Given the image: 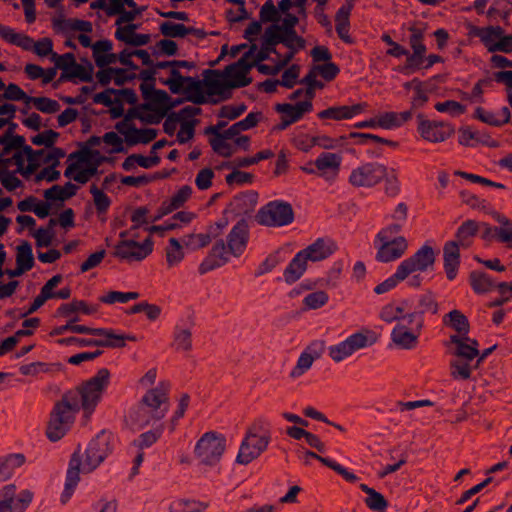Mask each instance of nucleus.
Wrapping results in <instances>:
<instances>
[{"mask_svg":"<svg viewBox=\"0 0 512 512\" xmlns=\"http://www.w3.org/2000/svg\"><path fill=\"white\" fill-rule=\"evenodd\" d=\"M275 109L282 114L281 122L274 127L275 130L280 131L301 119L304 113L310 112L312 110V102L302 101L298 102L296 105L288 103L277 104Z\"/></svg>","mask_w":512,"mask_h":512,"instance_id":"f3484780","label":"nucleus"},{"mask_svg":"<svg viewBox=\"0 0 512 512\" xmlns=\"http://www.w3.org/2000/svg\"><path fill=\"white\" fill-rule=\"evenodd\" d=\"M62 28L69 31H81L90 33L93 30L92 23L86 20L70 18L62 22Z\"/></svg>","mask_w":512,"mask_h":512,"instance_id":"e2e57ef3","label":"nucleus"},{"mask_svg":"<svg viewBox=\"0 0 512 512\" xmlns=\"http://www.w3.org/2000/svg\"><path fill=\"white\" fill-rule=\"evenodd\" d=\"M90 193L93 196V202L96 207L97 213L98 214L106 213L111 204L110 198L102 190H100L95 184L91 185Z\"/></svg>","mask_w":512,"mask_h":512,"instance_id":"8fccbe9b","label":"nucleus"},{"mask_svg":"<svg viewBox=\"0 0 512 512\" xmlns=\"http://www.w3.org/2000/svg\"><path fill=\"white\" fill-rule=\"evenodd\" d=\"M116 129L124 136L126 143L130 146L138 143L147 144L153 141L157 136L155 129H137L131 122L127 121L117 123Z\"/></svg>","mask_w":512,"mask_h":512,"instance_id":"a211bd4d","label":"nucleus"},{"mask_svg":"<svg viewBox=\"0 0 512 512\" xmlns=\"http://www.w3.org/2000/svg\"><path fill=\"white\" fill-rule=\"evenodd\" d=\"M75 393H65L51 412L46 429V435L51 441H58L69 430L75 420V414L80 410Z\"/></svg>","mask_w":512,"mask_h":512,"instance_id":"20e7f679","label":"nucleus"},{"mask_svg":"<svg viewBox=\"0 0 512 512\" xmlns=\"http://www.w3.org/2000/svg\"><path fill=\"white\" fill-rule=\"evenodd\" d=\"M299 74L300 66L297 64H293L287 70L284 71L281 80H279V84L283 87L291 89L297 83Z\"/></svg>","mask_w":512,"mask_h":512,"instance_id":"0e129e2a","label":"nucleus"},{"mask_svg":"<svg viewBox=\"0 0 512 512\" xmlns=\"http://www.w3.org/2000/svg\"><path fill=\"white\" fill-rule=\"evenodd\" d=\"M92 151L89 149H82L71 153L68 156V161L76 160V162H70L64 172L65 177H73L75 172L79 169L81 163H86L90 160Z\"/></svg>","mask_w":512,"mask_h":512,"instance_id":"ea45409f","label":"nucleus"},{"mask_svg":"<svg viewBox=\"0 0 512 512\" xmlns=\"http://www.w3.org/2000/svg\"><path fill=\"white\" fill-rule=\"evenodd\" d=\"M206 508V505L188 500H176L171 506V512H202Z\"/></svg>","mask_w":512,"mask_h":512,"instance_id":"5fc2aeb1","label":"nucleus"},{"mask_svg":"<svg viewBox=\"0 0 512 512\" xmlns=\"http://www.w3.org/2000/svg\"><path fill=\"white\" fill-rule=\"evenodd\" d=\"M365 107V103H358L352 106L330 107L318 113V117L321 119L334 120L351 119L353 116L361 113Z\"/></svg>","mask_w":512,"mask_h":512,"instance_id":"bb28decb","label":"nucleus"},{"mask_svg":"<svg viewBox=\"0 0 512 512\" xmlns=\"http://www.w3.org/2000/svg\"><path fill=\"white\" fill-rule=\"evenodd\" d=\"M3 95V99L11 101H23L28 106V96L17 84L10 83L6 86Z\"/></svg>","mask_w":512,"mask_h":512,"instance_id":"680f3d73","label":"nucleus"},{"mask_svg":"<svg viewBox=\"0 0 512 512\" xmlns=\"http://www.w3.org/2000/svg\"><path fill=\"white\" fill-rule=\"evenodd\" d=\"M269 441L270 437L268 435L260 436L250 429L241 443L239 453L236 458L237 462L243 465L251 463L267 449Z\"/></svg>","mask_w":512,"mask_h":512,"instance_id":"9b49d317","label":"nucleus"},{"mask_svg":"<svg viewBox=\"0 0 512 512\" xmlns=\"http://www.w3.org/2000/svg\"><path fill=\"white\" fill-rule=\"evenodd\" d=\"M139 297L138 292H119L110 291L106 295L100 297V301L105 304H113L115 302L126 303Z\"/></svg>","mask_w":512,"mask_h":512,"instance_id":"3c124183","label":"nucleus"},{"mask_svg":"<svg viewBox=\"0 0 512 512\" xmlns=\"http://www.w3.org/2000/svg\"><path fill=\"white\" fill-rule=\"evenodd\" d=\"M16 250V265L20 266L25 271L31 270L34 266V257L30 243L23 241L17 246Z\"/></svg>","mask_w":512,"mask_h":512,"instance_id":"4c0bfd02","label":"nucleus"},{"mask_svg":"<svg viewBox=\"0 0 512 512\" xmlns=\"http://www.w3.org/2000/svg\"><path fill=\"white\" fill-rule=\"evenodd\" d=\"M148 101V103L142 104V108L150 112L160 113V116H166L168 111L179 103L171 102V98L165 90H155Z\"/></svg>","mask_w":512,"mask_h":512,"instance_id":"b1692460","label":"nucleus"},{"mask_svg":"<svg viewBox=\"0 0 512 512\" xmlns=\"http://www.w3.org/2000/svg\"><path fill=\"white\" fill-rule=\"evenodd\" d=\"M229 254V248H226L224 242L222 240L218 241L213 246L210 256L200 264L199 272L201 274H205L206 272L223 265L228 261Z\"/></svg>","mask_w":512,"mask_h":512,"instance_id":"393cba45","label":"nucleus"},{"mask_svg":"<svg viewBox=\"0 0 512 512\" xmlns=\"http://www.w3.org/2000/svg\"><path fill=\"white\" fill-rule=\"evenodd\" d=\"M108 380L109 371L107 369H100L94 377L83 382L75 390L67 392L77 394L76 401L79 403L80 408L83 409L86 418H89L95 410L108 384Z\"/></svg>","mask_w":512,"mask_h":512,"instance_id":"423d86ee","label":"nucleus"},{"mask_svg":"<svg viewBox=\"0 0 512 512\" xmlns=\"http://www.w3.org/2000/svg\"><path fill=\"white\" fill-rule=\"evenodd\" d=\"M261 119V112H251L243 120L234 123L228 129L224 130L225 136L231 139L239 136L242 131L255 127Z\"/></svg>","mask_w":512,"mask_h":512,"instance_id":"473e14b6","label":"nucleus"},{"mask_svg":"<svg viewBox=\"0 0 512 512\" xmlns=\"http://www.w3.org/2000/svg\"><path fill=\"white\" fill-rule=\"evenodd\" d=\"M471 286L477 293H485L492 289L493 281L482 272L474 271L470 274Z\"/></svg>","mask_w":512,"mask_h":512,"instance_id":"de8ad7c7","label":"nucleus"},{"mask_svg":"<svg viewBox=\"0 0 512 512\" xmlns=\"http://www.w3.org/2000/svg\"><path fill=\"white\" fill-rule=\"evenodd\" d=\"M306 266L307 260L304 257V253L299 252L284 271L286 282L293 283L297 281L305 272Z\"/></svg>","mask_w":512,"mask_h":512,"instance_id":"f704fd0d","label":"nucleus"},{"mask_svg":"<svg viewBox=\"0 0 512 512\" xmlns=\"http://www.w3.org/2000/svg\"><path fill=\"white\" fill-rule=\"evenodd\" d=\"M58 137L59 133L50 129L33 136L31 138V141L34 145H44L46 147H53Z\"/></svg>","mask_w":512,"mask_h":512,"instance_id":"69168bd1","label":"nucleus"},{"mask_svg":"<svg viewBox=\"0 0 512 512\" xmlns=\"http://www.w3.org/2000/svg\"><path fill=\"white\" fill-rule=\"evenodd\" d=\"M184 257L182 246L176 238L169 240V246L166 249V261L169 266L179 263Z\"/></svg>","mask_w":512,"mask_h":512,"instance_id":"603ef678","label":"nucleus"},{"mask_svg":"<svg viewBox=\"0 0 512 512\" xmlns=\"http://www.w3.org/2000/svg\"><path fill=\"white\" fill-rule=\"evenodd\" d=\"M360 489L367 494L364 502L366 506L376 512H385L388 507V501L385 497L375 489L366 484H360Z\"/></svg>","mask_w":512,"mask_h":512,"instance_id":"72a5a7b5","label":"nucleus"},{"mask_svg":"<svg viewBox=\"0 0 512 512\" xmlns=\"http://www.w3.org/2000/svg\"><path fill=\"white\" fill-rule=\"evenodd\" d=\"M392 339L403 349H411L416 344L417 335L406 331L404 327H398L393 330Z\"/></svg>","mask_w":512,"mask_h":512,"instance_id":"a18cd8bd","label":"nucleus"},{"mask_svg":"<svg viewBox=\"0 0 512 512\" xmlns=\"http://www.w3.org/2000/svg\"><path fill=\"white\" fill-rule=\"evenodd\" d=\"M255 218L262 226L282 227L294 221V211L287 202L271 201L259 209Z\"/></svg>","mask_w":512,"mask_h":512,"instance_id":"0eeeda50","label":"nucleus"},{"mask_svg":"<svg viewBox=\"0 0 512 512\" xmlns=\"http://www.w3.org/2000/svg\"><path fill=\"white\" fill-rule=\"evenodd\" d=\"M162 83L167 85L173 94L185 92L187 99L194 104H202L206 101L202 91V82L193 77L182 76L179 69H171L170 77L163 80Z\"/></svg>","mask_w":512,"mask_h":512,"instance_id":"6e6552de","label":"nucleus"},{"mask_svg":"<svg viewBox=\"0 0 512 512\" xmlns=\"http://www.w3.org/2000/svg\"><path fill=\"white\" fill-rule=\"evenodd\" d=\"M211 242V237L207 233L189 234L184 237L183 243L186 248L197 250L206 247Z\"/></svg>","mask_w":512,"mask_h":512,"instance_id":"864d4df0","label":"nucleus"},{"mask_svg":"<svg viewBox=\"0 0 512 512\" xmlns=\"http://www.w3.org/2000/svg\"><path fill=\"white\" fill-rule=\"evenodd\" d=\"M25 143L23 136H17L14 138H7L0 136V158L8 160L7 165L10 167L12 164L16 165L19 169H22L24 164V158L20 155V147Z\"/></svg>","mask_w":512,"mask_h":512,"instance_id":"aec40b11","label":"nucleus"},{"mask_svg":"<svg viewBox=\"0 0 512 512\" xmlns=\"http://www.w3.org/2000/svg\"><path fill=\"white\" fill-rule=\"evenodd\" d=\"M264 41H266V45H270L275 47L277 44H284L286 42V38H284V32L280 29L279 24L270 25L264 33Z\"/></svg>","mask_w":512,"mask_h":512,"instance_id":"13d9d810","label":"nucleus"},{"mask_svg":"<svg viewBox=\"0 0 512 512\" xmlns=\"http://www.w3.org/2000/svg\"><path fill=\"white\" fill-rule=\"evenodd\" d=\"M356 0H347L344 5H342L335 15L336 22V31L341 40L345 43L351 44L353 43V39L349 35L350 28V14L354 7V2Z\"/></svg>","mask_w":512,"mask_h":512,"instance_id":"5701e85b","label":"nucleus"},{"mask_svg":"<svg viewBox=\"0 0 512 512\" xmlns=\"http://www.w3.org/2000/svg\"><path fill=\"white\" fill-rule=\"evenodd\" d=\"M411 32V36L409 38V44L413 51L417 52H425L426 46L423 43L424 32L422 29L416 28L414 26L409 28Z\"/></svg>","mask_w":512,"mask_h":512,"instance_id":"774afa93","label":"nucleus"},{"mask_svg":"<svg viewBox=\"0 0 512 512\" xmlns=\"http://www.w3.org/2000/svg\"><path fill=\"white\" fill-rule=\"evenodd\" d=\"M444 324L453 328L458 334L467 335L469 332V322L467 317L459 310H453L447 314Z\"/></svg>","mask_w":512,"mask_h":512,"instance_id":"e433bc0d","label":"nucleus"},{"mask_svg":"<svg viewBox=\"0 0 512 512\" xmlns=\"http://www.w3.org/2000/svg\"><path fill=\"white\" fill-rule=\"evenodd\" d=\"M472 33L474 36L480 38L489 52L493 53L494 44H496L499 37L504 34V30L500 26L474 27Z\"/></svg>","mask_w":512,"mask_h":512,"instance_id":"7c9ffc66","label":"nucleus"},{"mask_svg":"<svg viewBox=\"0 0 512 512\" xmlns=\"http://www.w3.org/2000/svg\"><path fill=\"white\" fill-rule=\"evenodd\" d=\"M192 189L190 186L185 185L181 187L169 201H164L159 208V215L153 221L160 219L162 216L170 214L174 210L182 207L184 203L190 198Z\"/></svg>","mask_w":512,"mask_h":512,"instance_id":"cd10ccee","label":"nucleus"},{"mask_svg":"<svg viewBox=\"0 0 512 512\" xmlns=\"http://www.w3.org/2000/svg\"><path fill=\"white\" fill-rule=\"evenodd\" d=\"M450 344L454 345L450 349L455 350V352H479L478 342L470 339L467 335H452L450 337Z\"/></svg>","mask_w":512,"mask_h":512,"instance_id":"a19ab883","label":"nucleus"},{"mask_svg":"<svg viewBox=\"0 0 512 512\" xmlns=\"http://www.w3.org/2000/svg\"><path fill=\"white\" fill-rule=\"evenodd\" d=\"M479 225L474 220L463 222L456 232V240L448 241L443 247L444 269L449 280L456 277L460 265V246L469 247L477 235Z\"/></svg>","mask_w":512,"mask_h":512,"instance_id":"39448f33","label":"nucleus"},{"mask_svg":"<svg viewBox=\"0 0 512 512\" xmlns=\"http://www.w3.org/2000/svg\"><path fill=\"white\" fill-rule=\"evenodd\" d=\"M417 119L418 132L425 141L431 143L444 142L455 132L454 128L450 124L427 120L423 114H418Z\"/></svg>","mask_w":512,"mask_h":512,"instance_id":"f8f14e48","label":"nucleus"},{"mask_svg":"<svg viewBox=\"0 0 512 512\" xmlns=\"http://www.w3.org/2000/svg\"><path fill=\"white\" fill-rule=\"evenodd\" d=\"M435 262L434 250L431 246H422L414 255L401 262L399 267V275L406 278L416 272H424L432 267Z\"/></svg>","mask_w":512,"mask_h":512,"instance_id":"ddd939ff","label":"nucleus"},{"mask_svg":"<svg viewBox=\"0 0 512 512\" xmlns=\"http://www.w3.org/2000/svg\"><path fill=\"white\" fill-rule=\"evenodd\" d=\"M59 311L64 316H69L70 314L78 311L90 315L97 312V306H90L82 300H73L68 304L62 305Z\"/></svg>","mask_w":512,"mask_h":512,"instance_id":"c03bdc74","label":"nucleus"},{"mask_svg":"<svg viewBox=\"0 0 512 512\" xmlns=\"http://www.w3.org/2000/svg\"><path fill=\"white\" fill-rule=\"evenodd\" d=\"M248 239V225L245 220L239 221L228 236V248L231 255L243 253Z\"/></svg>","mask_w":512,"mask_h":512,"instance_id":"4be33fe9","label":"nucleus"},{"mask_svg":"<svg viewBox=\"0 0 512 512\" xmlns=\"http://www.w3.org/2000/svg\"><path fill=\"white\" fill-rule=\"evenodd\" d=\"M109 444L110 436L105 432H101L89 442L87 448L83 451L81 447L78 446L76 451L72 454L69 462L65 489L61 499L63 503L70 499L75 487L80 481V468L82 465V458L85 456L83 471L88 473L92 472L107 457L110 451Z\"/></svg>","mask_w":512,"mask_h":512,"instance_id":"f257e3e1","label":"nucleus"},{"mask_svg":"<svg viewBox=\"0 0 512 512\" xmlns=\"http://www.w3.org/2000/svg\"><path fill=\"white\" fill-rule=\"evenodd\" d=\"M259 18L263 23L277 24L281 20V14L272 0H267L260 9Z\"/></svg>","mask_w":512,"mask_h":512,"instance_id":"09e8293b","label":"nucleus"},{"mask_svg":"<svg viewBox=\"0 0 512 512\" xmlns=\"http://www.w3.org/2000/svg\"><path fill=\"white\" fill-rule=\"evenodd\" d=\"M98 335L101 336L100 339L87 340L89 346L123 348L125 346V339L135 341L134 336L124 337L121 335H115L111 331H107L104 329L103 333H100Z\"/></svg>","mask_w":512,"mask_h":512,"instance_id":"2f4dec72","label":"nucleus"},{"mask_svg":"<svg viewBox=\"0 0 512 512\" xmlns=\"http://www.w3.org/2000/svg\"><path fill=\"white\" fill-rule=\"evenodd\" d=\"M387 174L386 167L379 162H368L352 170L349 183L354 187H372L380 183Z\"/></svg>","mask_w":512,"mask_h":512,"instance_id":"9d476101","label":"nucleus"},{"mask_svg":"<svg viewBox=\"0 0 512 512\" xmlns=\"http://www.w3.org/2000/svg\"><path fill=\"white\" fill-rule=\"evenodd\" d=\"M341 161L342 158L338 154L326 152L315 160V166L322 176L330 174L335 177L339 173Z\"/></svg>","mask_w":512,"mask_h":512,"instance_id":"c85d7f7f","label":"nucleus"},{"mask_svg":"<svg viewBox=\"0 0 512 512\" xmlns=\"http://www.w3.org/2000/svg\"><path fill=\"white\" fill-rule=\"evenodd\" d=\"M378 336L375 332L365 329L348 337L339 345L333 347L331 352H347L365 348L376 343Z\"/></svg>","mask_w":512,"mask_h":512,"instance_id":"412c9836","label":"nucleus"},{"mask_svg":"<svg viewBox=\"0 0 512 512\" xmlns=\"http://www.w3.org/2000/svg\"><path fill=\"white\" fill-rule=\"evenodd\" d=\"M379 241L381 246L377 251L376 259L384 263L401 258L408 248L407 240L403 236Z\"/></svg>","mask_w":512,"mask_h":512,"instance_id":"6ab92c4d","label":"nucleus"},{"mask_svg":"<svg viewBox=\"0 0 512 512\" xmlns=\"http://www.w3.org/2000/svg\"><path fill=\"white\" fill-rule=\"evenodd\" d=\"M32 498L33 494L28 490L16 496L15 485H7L0 491V512H24Z\"/></svg>","mask_w":512,"mask_h":512,"instance_id":"4468645a","label":"nucleus"},{"mask_svg":"<svg viewBox=\"0 0 512 512\" xmlns=\"http://www.w3.org/2000/svg\"><path fill=\"white\" fill-rule=\"evenodd\" d=\"M61 369L60 363H45V362H33L20 367V372L23 375L36 376L39 373H46L51 371H58Z\"/></svg>","mask_w":512,"mask_h":512,"instance_id":"37998d69","label":"nucleus"},{"mask_svg":"<svg viewBox=\"0 0 512 512\" xmlns=\"http://www.w3.org/2000/svg\"><path fill=\"white\" fill-rule=\"evenodd\" d=\"M32 103L35 108L43 113L53 114L60 110V104L48 97H33L28 99V105Z\"/></svg>","mask_w":512,"mask_h":512,"instance_id":"49530a36","label":"nucleus"},{"mask_svg":"<svg viewBox=\"0 0 512 512\" xmlns=\"http://www.w3.org/2000/svg\"><path fill=\"white\" fill-rule=\"evenodd\" d=\"M257 50L252 44L247 52L235 63L225 67L223 72L218 70H206L203 84L209 95H224L230 89L245 87L251 83L246 75L254 67L251 59Z\"/></svg>","mask_w":512,"mask_h":512,"instance_id":"f03ea898","label":"nucleus"},{"mask_svg":"<svg viewBox=\"0 0 512 512\" xmlns=\"http://www.w3.org/2000/svg\"><path fill=\"white\" fill-rule=\"evenodd\" d=\"M169 385L160 382L155 388L146 392L142 397L136 411L131 415L134 423L145 427L160 421L169 409L168 392Z\"/></svg>","mask_w":512,"mask_h":512,"instance_id":"7ed1b4c3","label":"nucleus"},{"mask_svg":"<svg viewBox=\"0 0 512 512\" xmlns=\"http://www.w3.org/2000/svg\"><path fill=\"white\" fill-rule=\"evenodd\" d=\"M117 89L108 88L103 92L97 93L93 97V102L102 104L106 107H111L114 103H120L121 99L116 97Z\"/></svg>","mask_w":512,"mask_h":512,"instance_id":"052dcab7","label":"nucleus"},{"mask_svg":"<svg viewBox=\"0 0 512 512\" xmlns=\"http://www.w3.org/2000/svg\"><path fill=\"white\" fill-rule=\"evenodd\" d=\"M225 451V439L213 432L204 434L196 445V455L202 463L215 465Z\"/></svg>","mask_w":512,"mask_h":512,"instance_id":"1a4fd4ad","label":"nucleus"},{"mask_svg":"<svg viewBox=\"0 0 512 512\" xmlns=\"http://www.w3.org/2000/svg\"><path fill=\"white\" fill-rule=\"evenodd\" d=\"M160 32L165 37L177 38L187 35V27L183 24L173 23L170 21L163 22L160 25Z\"/></svg>","mask_w":512,"mask_h":512,"instance_id":"6e6d98bb","label":"nucleus"},{"mask_svg":"<svg viewBox=\"0 0 512 512\" xmlns=\"http://www.w3.org/2000/svg\"><path fill=\"white\" fill-rule=\"evenodd\" d=\"M495 219L501 224L500 228H496V234L499 240L508 244L512 241V223L503 215L496 214Z\"/></svg>","mask_w":512,"mask_h":512,"instance_id":"bf43d9fd","label":"nucleus"},{"mask_svg":"<svg viewBox=\"0 0 512 512\" xmlns=\"http://www.w3.org/2000/svg\"><path fill=\"white\" fill-rule=\"evenodd\" d=\"M93 66L90 62L87 65H81L75 62L67 73H62L60 80L78 78L84 82L92 81Z\"/></svg>","mask_w":512,"mask_h":512,"instance_id":"58836bf2","label":"nucleus"},{"mask_svg":"<svg viewBox=\"0 0 512 512\" xmlns=\"http://www.w3.org/2000/svg\"><path fill=\"white\" fill-rule=\"evenodd\" d=\"M152 251V242L147 238L142 244L135 240H122L115 246L114 255L123 260L140 261Z\"/></svg>","mask_w":512,"mask_h":512,"instance_id":"2eb2a0df","label":"nucleus"},{"mask_svg":"<svg viewBox=\"0 0 512 512\" xmlns=\"http://www.w3.org/2000/svg\"><path fill=\"white\" fill-rule=\"evenodd\" d=\"M284 38H286V42L283 45L289 50H302L306 47V40L297 35L296 30L284 32Z\"/></svg>","mask_w":512,"mask_h":512,"instance_id":"338daca9","label":"nucleus"},{"mask_svg":"<svg viewBox=\"0 0 512 512\" xmlns=\"http://www.w3.org/2000/svg\"><path fill=\"white\" fill-rule=\"evenodd\" d=\"M77 189L78 187L71 182H67L64 186L53 185L51 188L45 190L44 197L47 200L64 201L73 197Z\"/></svg>","mask_w":512,"mask_h":512,"instance_id":"c9c22d12","label":"nucleus"},{"mask_svg":"<svg viewBox=\"0 0 512 512\" xmlns=\"http://www.w3.org/2000/svg\"><path fill=\"white\" fill-rule=\"evenodd\" d=\"M227 139L230 138L228 136H225L224 132L221 135H214L212 138L209 139V143L213 151L225 158L231 157L235 152L233 146L226 141Z\"/></svg>","mask_w":512,"mask_h":512,"instance_id":"79ce46f5","label":"nucleus"},{"mask_svg":"<svg viewBox=\"0 0 512 512\" xmlns=\"http://www.w3.org/2000/svg\"><path fill=\"white\" fill-rule=\"evenodd\" d=\"M488 354H455L451 361V375L454 379L467 380Z\"/></svg>","mask_w":512,"mask_h":512,"instance_id":"dca6fc26","label":"nucleus"},{"mask_svg":"<svg viewBox=\"0 0 512 512\" xmlns=\"http://www.w3.org/2000/svg\"><path fill=\"white\" fill-rule=\"evenodd\" d=\"M334 250L335 245L332 241L319 238L313 244L309 245L306 249L300 252L304 253L306 260L321 261L329 257L334 252Z\"/></svg>","mask_w":512,"mask_h":512,"instance_id":"a878e982","label":"nucleus"},{"mask_svg":"<svg viewBox=\"0 0 512 512\" xmlns=\"http://www.w3.org/2000/svg\"><path fill=\"white\" fill-rule=\"evenodd\" d=\"M137 25L128 24L124 27H118L115 32V37L126 44L133 46H143L146 45L150 41V36L148 34H137L135 30Z\"/></svg>","mask_w":512,"mask_h":512,"instance_id":"c756f323","label":"nucleus"},{"mask_svg":"<svg viewBox=\"0 0 512 512\" xmlns=\"http://www.w3.org/2000/svg\"><path fill=\"white\" fill-rule=\"evenodd\" d=\"M425 54V52L417 51H413L412 53L408 52L403 70L414 72L420 69H425Z\"/></svg>","mask_w":512,"mask_h":512,"instance_id":"4d7b16f0","label":"nucleus"}]
</instances>
